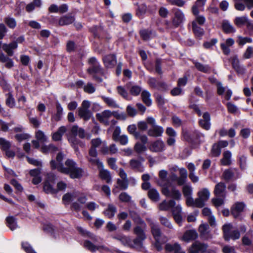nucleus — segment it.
<instances>
[{
	"label": "nucleus",
	"mask_w": 253,
	"mask_h": 253,
	"mask_svg": "<svg viewBox=\"0 0 253 253\" xmlns=\"http://www.w3.org/2000/svg\"><path fill=\"white\" fill-rule=\"evenodd\" d=\"M88 63L89 67L87 69V72L91 76L94 81L101 83L103 81V78H106L104 69L94 57L90 58L88 60Z\"/></svg>",
	"instance_id": "nucleus-1"
},
{
	"label": "nucleus",
	"mask_w": 253,
	"mask_h": 253,
	"mask_svg": "<svg viewBox=\"0 0 253 253\" xmlns=\"http://www.w3.org/2000/svg\"><path fill=\"white\" fill-rule=\"evenodd\" d=\"M66 167L60 165L61 172L69 175L72 179L81 178L84 173L81 168L77 166V163L72 159H68L65 162Z\"/></svg>",
	"instance_id": "nucleus-2"
},
{
	"label": "nucleus",
	"mask_w": 253,
	"mask_h": 253,
	"mask_svg": "<svg viewBox=\"0 0 253 253\" xmlns=\"http://www.w3.org/2000/svg\"><path fill=\"white\" fill-rule=\"evenodd\" d=\"M182 135L185 141L192 146L199 145L201 143V137L202 134L196 130H182Z\"/></svg>",
	"instance_id": "nucleus-3"
},
{
	"label": "nucleus",
	"mask_w": 253,
	"mask_h": 253,
	"mask_svg": "<svg viewBox=\"0 0 253 253\" xmlns=\"http://www.w3.org/2000/svg\"><path fill=\"white\" fill-rule=\"evenodd\" d=\"M56 175L52 172L47 173L45 179L43 183V191L46 194H56L57 190L53 187L56 183Z\"/></svg>",
	"instance_id": "nucleus-4"
},
{
	"label": "nucleus",
	"mask_w": 253,
	"mask_h": 253,
	"mask_svg": "<svg viewBox=\"0 0 253 253\" xmlns=\"http://www.w3.org/2000/svg\"><path fill=\"white\" fill-rule=\"evenodd\" d=\"M232 227L231 223H226L222 226L223 237L226 242H229L231 239L236 240L240 237V232L238 230L231 231Z\"/></svg>",
	"instance_id": "nucleus-5"
},
{
	"label": "nucleus",
	"mask_w": 253,
	"mask_h": 253,
	"mask_svg": "<svg viewBox=\"0 0 253 253\" xmlns=\"http://www.w3.org/2000/svg\"><path fill=\"white\" fill-rule=\"evenodd\" d=\"M78 126L77 125L73 126L71 130V135L68 138V141L71 146L76 152L79 151V146L84 148L85 147V142L77 138L78 135Z\"/></svg>",
	"instance_id": "nucleus-6"
},
{
	"label": "nucleus",
	"mask_w": 253,
	"mask_h": 253,
	"mask_svg": "<svg viewBox=\"0 0 253 253\" xmlns=\"http://www.w3.org/2000/svg\"><path fill=\"white\" fill-rule=\"evenodd\" d=\"M133 232L137 236L133 240L134 244L139 247H142L143 241L146 238L144 231L140 226H136L133 229Z\"/></svg>",
	"instance_id": "nucleus-7"
},
{
	"label": "nucleus",
	"mask_w": 253,
	"mask_h": 253,
	"mask_svg": "<svg viewBox=\"0 0 253 253\" xmlns=\"http://www.w3.org/2000/svg\"><path fill=\"white\" fill-rule=\"evenodd\" d=\"M174 16L172 18V24L174 28L179 27L184 20V15L179 9L174 8L172 9Z\"/></svg>",
	"instance_id": "nucleus-8"
},
{
	"label": "nucleus",
	"mask_w": 253,
	"mask_h": 253,
	"mask_svg": "<svg viewBox=\"0 0 253 253\" xmlns=\"http://www.w3.org/2000/svg\"><path fill=\"white\" fill-rule=\"evenodd\" d=\"M103 62L106 69L113 68L117 64V56L115 54H110L103 57Z\"/></svg>",
	"instance_id": "nucleus-9"
},
{
	"label": "nucleus",
	"mask_w": 253,
	"mask_h": 253,
	"mask_svg": "<svg viewBox=\"0 0 253 253\" xmlns=\"http://www.w3.org/2000/svg\"><path fill=\"white\" fill-rule=\"evenodd\" d=\"M243 202H237L231 208V214L235 218H238L245 208Z\"/></svg>",
	"instance_id": "nucleus-10"
},
{
	"label": "nucleus",
	"mask_w": 253,
	"mask_h": 253,
	"mask_svg": "<svg viewBox=\"0 0 253 253\" xmlns=\"http://www.w3.org/2000/svg\"><path fill=\"white\" fill-rule=\"evenodd\" d=\"M64 158V155L63 154L62 152H59L56 157V160L57 162V163L56 162V161L52 159L50 161V166L51 169L52 170H55L56 169H57V170L61 172L60 170V165H61L62 166H64L62 161Z\"/></svg>",
	"instance_id": "nucleus-11"
},
{
	"label": "nucleus",
	"mask_w": 253,
	"mask_h": 253,
	"mask_svg": "<svg viewBox=\"0 0 253 253\" xmlns=\"http://www.w3.org/2000/svg\"><path fill=\"white\" fill-rule=\"evenodd\" d=\"M165 144L161 139H158L153 142L150 145L149 149L154 152H162L165 150Z\"/></svg>",
	"instance_id": "nucleus-12"
},
{
	"label": "nucleus",
	"mask_w": 253,
	"mask_h": 253,
	"mask_svg": "<svg viewBox=\"0 0 253 253\" xmlns=\"http://www.w3.org/2000/svg\"><path fill=\"white\" fill-rule=\"evenodd\" d=\"M208 246L204 243L193 244L189 253H205Z\"/></svg>",
	"instance_id": "nucleus-13"
},
{
	"label": "nucleus",
	"mask_w": 253,
	"mask_h": 253,
	"mask_svg": "<svg viewBox=\"0 0 253 253\" xmlns=\"http://www.w3.org/2000/svg\"><path fill=\"white\" fill-rule=\"evenodd\" d=\"M235 43L232 38H228L224 42L220 44V47L224 54L228 55L230 53V47L232 46Z\"/></svg>",
	"instance_id": "nucleus-14"
},
{
	"label": "nucleus",
	"mask_w": 253,
	"mask_h": 253,
	"mask_svg": "<svg viewBox=\"0 0 253 253\" xmlns=\"http://www.w3.org/2000/svg\"><path fill=\"white\" fill-rule=\"evenodd\" d=\"M232 65L233 68L237 73L243 75L245 73V68L240 64V61L237 56H234L232 59Z\"/></svg>",
	"instance_id": "nucleus-15"
},
{
	"label": "nucleus",
	"mask_w": 253,
	"mask_h": 253,
	"mask_svg": "<svg viewBox=\"0 0 253 253\" xmlns=\"http://www.w3.org/2000/svg\"><path fill=\"white\" fill-rule=\"evenodd\" d=\"M17 42H13L9 44H3L2 45V48L7 53L8 56H12L14 54L13 50L17 48Z\"/></svg>",
	"instance_id": "nucleus-16"
},
{
	"label": "nucleus",
	"mask_w": 253,
	"mask_h": 253,
	"mask_svg": "<svg viewBox=\"0 0 253 253\" xmlns=\"http://www.w3.org/2000/svg\"><path fill=\"white\" fill-rule=\"evenodd\" d=\"M164 132V129L162 126H154L153 128L149 129L148 130V135L150 136L159 137L162 136Z\"/></svg>",
	"instance_id": "nucleus-17"
},
{
	"label": "nucleus",
	"mask_w": 253,
	"mask_h": 253,
	"mask_svg": "<svg viewBox=\"0 0 253 253\" xmlns=\"http://www.w3.org/2000/svg\"><path fill=\"white\" fill-rule=\"evenodd\" d=\"M198 234L194 230H188L184 233L182 238L184 241L189 242L197 239Z\"/></svg>",
	"instance_id": "nucleus-18"
},
{
	"label": "nucleus",
	"mask_w": 253,
	"mask_h": 253,
	"mask_svg": "<svg viewBox=\"0 0 253 253\" xmlns=\"http://www.w3.org/2000/svg\"><path fill=\"white\" fill-rule=\"evenodd\" d=\"M176 205V203L173 200H170L168 202L166 200L163 201L159 205V209L161 211H167L171 207H173Z\"/></svg>",
	"instance_id": "nucleus-19"
},
{
	"label": "nucleus",
	"mask_w": 253,
	"mask_h": 253,
	"mask_svg": "<svg viewBox=\"0 0 253 253\" xmlns=\"http://www.w3.org/2000/svg\"><path fill=\"white\" fill-rule=\"evenodd\" d=\"M66 131V128L64 126L59 127L58 130L54 132L52 135V139L55 141H58L62 139L63 135Z\"/></svg>",
	"instance_id": "nucleus-20"
},
{
	"label": "nucleus",
	"mask_w": 253,
	"mask_h": 253,
	"mask_svg": "<svg viewBox=\"0 0 253 253\" xmlns=\"http://www.w3.org/2000/svg\"><path fill=\"white\" fill-rule=\"evenodd\" d=\"M0 62L5 63V67L8 69H10L13 66V62L12 60L5 55L3 53H0Z\"/></svg>",
	"instance_id": "nucleus-21"
},
{
	"label": "nucleus",
	"mask_w": 253,
	"mask_h": 253,
	"mask_svg": "<svg viewBox=\"0 0 253 253\" xmlns=\"http://www.w3.org/2000/svg\"><path fill=\"white\" fill-rule=\"evenodd\" d=\"M226 185L224 182H220L215 185L214 194L217 197L223 196L222 194L225 191Z\"/></svg>",
	"instance_id": "nucleus-22"
},
{
	"label": "nucleus",
	"mask_w": 253,
	"mask_h": 253,
	"mask_svg": "<svg viewBox=\"0 0 253 253\" xmlns=\"http://www.w3.org/2000/svg\"><path fill=\"white\" fill-rule=\"evenodd\" d=\"M192 28L194 35L197 37L201 39L204 35L205 31L203 28H201L195 22H192Z\"/></svg>",
	"instance_id": "nucleus-23"
},
{
	"label": "nucleus",
	"mask_w": 253,
	"mask_h": 253,
	"mask_svg": "<svg viewBox=\"0 0 253 253\" xmlns=\"http://www.w3.org/2000/svg\"><path fill=\"white\" fill-rule=\"evenodd\" d=\"M151 232L154 238H160L162 236V232L158 224L154 223L150 224Z\"/></svg>",
	"instance_id": "nucleus-24"
},
{
	"label": "nucleus",
	"mask_w": 253,
	"mask_h": 253,
	"mask_svg": "<svg viewBox=\"0 0 253 253\" xmlns=\"http://www.w3.org/2000/svg\"><path fill=\"white\" fill-rule=\"evenodd\" d=\"M7 226L12 231L17 227V219L13 216H9L6 218Z\"/></svg>",
	"instance_id": "nucleus-25"
},
{
	"label": "nucleus",
	"mask_w": 253,
	"mask_h": 253,
	"mask_svg": "<svg viewBox=\"0 0 253 253\" xmlns=\"http://www.w3.org/2000/svg\"><path fill=\"white\" fill-rule=\"evenodd\" d=\"M75 21V18L72 16H64L61 17L58 21V26H63L69 25L73 23Z\"/></svg>",
	"instance_id": "nucleus-26"
},
{
	"label": "nucleus",
	"mask_w": 253,
	"mask_h": 253,
	"mask_svg": "<svg viewBox=\"0 0 253 253\" xmlns=\"http://www.w3.org/2000/svg\"><path fill=\"white\" fill-rule=\"evenodd\" d=\"M42 5L41 0H33L32 2L28 3L25 7L26 11L29 13L33 11L35 8L40 7Z\"/></svg>",
	"instance_id": "nucleus-27"
},
{
	"label": "nucleus",
	"mask_w": 253,
	"mask_h": 253,
	"mask_svg": "<svg viewBox=\"0 0 253 253\" xmlns=\"http://www.w3.org/2000/svg\"><path fill=\"white\" fill-rule=\"evenodd\" d=\"M193 63L196 68L200 72L204 73H210L211 70V68L209 65H204L202 63L194 61Z\"/></svg>",
	"instance_id": "nucleus-28"
},
{
	"label": "nucleus",
	"mask_w": 253,
	"mask_h": 253,
	"mask_svg": "<svg viewBox=\"0 0 253 253\" xmlns=\"http://www.w3.org/2000/svg\"><path fill=\"white\" fill-rule=\"evenodd\" d=\"M222 28L223 32L226 34L234 33L236 31L234 27L227 20L223 21Z\"/></svg>",
	"instance_id": "nucleus-29"
},
{
	"label": "nucleus",
	"mask_w": 253,
	"mask_h": 253,
	"mask_svg": "<svg viewBox=\"0 0 253 253\" xmlns=\"http://www.w3.org/2000/svg\"><path fill=\"white\" fill-rule=\"evenodd\" d=\"M117 212L116 207L113 204H109L107 208L104 211V214L108 216L109 218H112Z\"/></svg>",
	"instance_id": "nucleus-30"
},
{
	"label": "nucleus",
	"mask_w": 253,
	"mask_h": 253,
	"mask_svg": "<svg viewBox=\"0 0 253 253\" xmlns=\"http://www.w3.org/2000/svg\"><path fill=\"white\" fill-rule=\"evenodd\" d=\"M3 21L5 24L10 29H14L16 27V20L13 17L6 16L4 18Z\"/></svg>",
	"instance_id": "nucleus-31"
},
{
	"label": "nucleus",
	"mask_w": 253,
	"mask_h": 253,
	"mask_svg": "<svg viewBox=\"0 0 253 253\" xmlns=\"http://www.w3.org/2000/svg\"><path fill=\"white\" fill-rule=\"evenodd\" d=\"M99 176L102 180H106V182L109 183L111 182V176L110 172L105 169L99 170Z\"/></svg>",
	"instance_id": "nucleus-32"
},
{
	"label": "nucleus",
	"mask_w": 253,
	"mask_h": 253,
	"mask_svg": "<svg viewBox=\"0 0 253 253\" xmlns=\"http://www.w3.org/2000/svg\"><path fill=\"white\" fill-rule=\"evenodd\" d=\"M78 115L81 118H83L84 120L87 121L90 118L91 113L88 109L79 108Z\"/></svg>",
	"instance_id": "nucleus-33"
},
{
	"label": "nucleus",
	"mask_w": 253,
	"mask_h": 253,
	"mask_svg": "<svg viewBox=\"0 0 253 253\" xmlns=\"http://www.w3.org/2000/svg\"><path fill=\"white\" fill-rule=\"evenodd\" d=\"M209 227L208 224H202L200 225L199 227V232L200 235L202 238H206L209 235V232L208 231Z\"/></svg>",
	"instance_id": "nucleus-34"
},
{
	"label": "nucleus",
	"mask_w": 253,
	"mask_h": 253,
	"mask_svg": "<svg viewBox=\"0 0 253 253\" xmlns=\"http://www.w3.org/2000/svg\"><path fill=\"white\" fill-rule=\"evenodd\" d=\"M223 158L221 160V163L223 166H228L231 164V153L227 150L223 154Z\"/></svg>",
	"instance_id": "nucleus-35"
},
{
	"label": "nucleus",
	"mask_w": 253,
	"mask_h": 253,
	"mask_svg": "<svg viewBox=\"0 0 253 253\" xmlns=\"http://www.w3.org/2000/svg\"><path fill=\"white\" fill-rule=\"evenodd\" d=\"M148 197L153 201L157 202L160 199V195L158 191L154 188L150 189L148 192Z\"/></svg>",
	"instance_id": "nucleus-36"
},
{
	"label": "nucleus",
	"mask_w": 253,
	"mask_h": 253,
	"mask_svg": "<svg viewBox=\"0 0 253 253\" xmlns=\"http://www.w3.org/2000/svg\"><path fill=\"white\" fill-rule=\"evenodd\" d=\"M152 31L148 29H143L139 31L140 36L144 41L149 40L152 37Z\"/></svg>",
	"instance_id": "nucleus-37"
},
{
	"label": "nucleus",
	"mask_w": 253,
	"mask_h": 253,
	"mask_svg": "<svg viewBox=\"0 0 253 253\" xmlns=\"http://www.w3.org/2000/svg\"><path fill=\"white\" fill-rule=\"evenodd\" d=\"M198 196L206 202L210 198V192L207 188H203L197 193Z\"/></svg>",
	"instance_id": "nucleus-38"
},
{
	"label": "nucleus",
	"mask_w": 253,
	"mask_h": 253,
	"mask_svg": "<svg viewBox=\"0 0 253 253\" xmlns=\"http://www.w3.org/2000/svg\"><path fill=\"white\" fill-rule=\"evenodd\" d=\"M84 248L92 252H94L97 250H98L101 247V246H97L94 245L90 241L87 240L84 241Z\"/></svg>",
	"instance_id": "nucleus-39"
},
{
	"label": "nucleus",
	"mask_w": 253,
	"mask_h": 253,
	"mask_svg": "<svg viewBox=\"0 0 253 253\" xmlns=\"http://www.w3.org/2000/svg\"><path fill=\"white\" fill-rule=\"evenodd\" d=\"M217 93L219 95L225 94V95H231L232 91L227 87L223 86L221 83H219L217 84Z\"/></svg>",
	"instance_id": "nucleus-40"
},
{
	"label": "nucleus",
	"mask_w": 253,
	"mask_h": 253,
	"mask_svg": "<svg viewBox=\"0 0 253 253\" xmlns=\"http://www.w3.org/2000/svg\"><path fill=\"white\" fill-rule=\"evenodd\" d=\"M10 142L2 137H0V149L3 152L9 149L11 147Z\"/></svg>",
	"instance_id": "nucleus-41"
},
{
	"label": "nucleus",
	"mask_w": 253,
	"mask_h": 253,
	"mask_svg": "<svg viewBox=\"0 0 253 253\" xmlns=\"http://www.w3.org/2000/svg\"><path fill=\"white\" fill-rule=\"evenodd\" d=\"M248 20L246 16L237 17L234 19V22L236 26L240 27L243 25H246Z\"/></svg>",
	"instance_id": "nucleus-42"
},
{
	"label": "nucleus",
	"mask_w": 253,
	"mask_h": 253,
	"mask_svg": "<svg viewBox=\"0 0 253 253\" xmlns=\"http://www.w3.org/2000/svg\"><path fill=\"white\" fill-rule=\"evenodd\" d=\"M221 149L217 143H214L211 148V153L213 157H218L221 154Z\"/></svg>",
	"instance_id": "nucleus-43"
},
{
	"label": "nucleus",
	"mask_w": 253,
	"mask_h": 253,
	"mask_svg": "<svg viewBox=\"0 0 253 253\" xmlns=\"http://www.w3.org/2000/svg\"><path fill=\"white\" fill-rule=\"evenodd\" d=\"M147 150L145 145L140 143V142H136L134 146V151L138 154H141Z\"/></svg>",
	"instance_id": "nucleus-44"
},
{
	"label": "nucleus",
	"mask_w": 253,
	"mask_h": 253,
	"mask_svg": "<svg viewBox=\"0 0 253 253\" xmlns=\"http://www.w3.org/2000/svg\"><path fill=\"white\" fill-rule=\"evenodd\" d=\"M192 188L190 185H185L182 187V193L185 198L192 196Z\"/></svg>",
	"instance_id": "nucleus-45"
},
{
	"label": "nucleus",
	"mask_w": 253,
	"mask_h": 253,
	"mask_svg": "<svg viewBox=\"0 0 253 253\" xmlns=\"http://www.w3.org/2000/svg\"><path fill=\"white\" fill-rule=\"evenodd\" d=\"M252 42V39L249 37H243L241 36L238 37V40L237 42L240 46H243L246 43H251Z\"/></svg>",
	"instance_id": "nucleus-46"
},
{
	"label": "nucleus",
	"mask_w": 253,
	"mask_h": 253,
	"mask_svg": "<svg viewBox=\"0 0 253 253\" xmlns=\"http://www.w3.org/2000/svg\"><path fill=\"white\" fill-rule=\"evenodd\" d=\"M21 247L26 253H37L30 244L27 242H22L21 243Z\"/></svg>",
	"instance_id": "nucleus-47"
},
{
	"label": "nucleus",
	"mask_w": 253,
	"mask_h": 253,
	"mask_svg": "<svg viewBox=\"0 0 253 253\" xmlns=\"http://www.w3.org/2000/svg\"><path fill=\"white\" fill-rule=\"evenodd\" d=\"M169 197H171L173 200H179L181 197V194L178 190L175 188H173L171 190V193Z\"/></svg>",
	"instance_id": "nucleus-48"
},
{
	"label": "nucleus",
	"mask_w": 253,
	"mask_h": 253,
	"mask_svg": "<svg viewBox=\"0 0 253 253\" xmlns=\"http://www.w3.org/2000/svg\"><path fill=\"white\" fill-rule=\"evenodd\" d=\"M131 197L126 192H122L119 196V199L122 202L128 203L130 201Z\"/></svg>",
	"instance_id": "nucleus-49"
},
{
	"label": "nucleus",
	"mask_w": 253,
	"mask_h": 253,
	"mask_svg": "<svg viewBox=\"0 0 253 253\" xmlns=\"http://www.w3.org/2000/svg\"><path fill=\"white\" fill-rule=\"evenodd\" d=\"M62 111H63V109H62V107L59 103H58L56 105V113L53 117L55 121H59L60 120L61 118V115L62 114Z\"/></svg>",
	"instance_id": "nucleus-50"
},
{
	"label": "nucleus",
	"mask_w": 253,
	"mask_h": 253,
	"mask_svg": "<svg viewBox=\"0 0 253 253\" xmlns=\"http://www.w3.org/2000/svg\"><path fill=\"white\" fill-rule=\"evenodd\" d=\"M130 216L133 220L139 224H144V221L140 217V216L135 212H131L130 213Z\"/></svg>",
	"instance_id": "nucleus-51"
},
{
	"label": "nucleus",
	"mask_w": 253,
	"mask_h": 253,
	"mask_svg": "<svg viewBox=\"0 0 253 253\" xmlns=\"http://www.w3.org/2000/svg\"><path fill=\"white\" fill-rule=\"evenodd\" d=\"M129 165L131 169H138L140 168L141 163L139 160L133 159L130 160Z\"/></svg>",
	"instance_id": "nucleus-52"
},
{
	"label": "nucleus",
	"mask_w": 253,
	"mask_h": 253,
	"mask_svg": "<svg viewBox=\"0 0 253 253\" xmlns=\"http://www.w3.org/2000/svg\"><path fill=\"white\" fill-rule=\"evenodd\" d=\"M171 123L172 125L176 127H179L182 125V120L176 115L172 116Z\"/></svg>",
	"instance_id": "nucleus-53"
},
{
	"label": "nucleus",
	"mask_w": 253,
	"mask_h": 253,
	"mask_svg": "<svg viewBox=\"0 0 253 253\" xmlns=\"http://www.w3.org/2000/svg\"><path fill=\"white\" fill-rule=\"evenodd\" d=\"M84 90L86 93L91 94L95 91V88L92 83H88L84 86Z\"/></svg>",
	"instance_id": "nucleus-54"
},
{
	"label": "nucleus",
	"mask_w": 253,
	"mask_h": 253,
	"mask_svg": "<svg viewBox=\"0 0 253 253\" xmlns=\"http://www.w3.org/2000/svg\"><path fill=\"white\" fill-rule=\"evenodd\" d=\"M43 230L50 234H53L54 232V226L50 223L44 224L43 225Z\"/></svg>",
	"instance_id": "nucleus-55"
},
{
	"label": "nucleus",
	"mask_w": 253,
	"mask_h": 253,
	"mask_svg": "<svg viewBox=\"0 0 253 253\" xmlns=\"http://www.w3.org/2000/svg\"><path fill=\"white\" fill-rule=\"evenodd\" d=\"M112 112L109 110H105L102 112V115H100L99 114H97L96 115V117L97 119L100 121L102 122L103 120V118H109L112 115Z\"/></svg>",
	"instance_id": "nucleus-56"
},
{
	"label": "nucleus",
	"mask_w": 253,
	"mask_h": 253,
	"mask_svg": "<svg viewBox=\"0 0 253 253\" xmlns=\"http://www.w3.org/2000/svg\"><path fill=\"white\" fill-rule=\"evenodd\" d=\"M234 176V173L230 169L225 170L223 173V177L226 181L231 179Z\"/></svg>",
	"instance_id": "nucleus-57"
},
{
	"label": "nucleus",
	"mask_w": 253,
	"mask_h": 253,
	"mask_svg": "<svg viewBox=\"0 0 253 253\" xmlns=\"http://www.w3.org/2000/svg\"><path fill=\"white\" fill-rule=\"evenodd\" d=\"M147 9V6L145 4H141L139 5L136 11V14L138 16H141L144 14Z\"/></svg>",
	"instance_id": "nucleus-58"
},
{
	"label": "nucleus",
	"mask_w": 253,
	"mask_h": 253,
	"mask_svg": "<svg viewBox=\"0 0 253 253\" xmlns=\"http://www.w3.org/2000/svg\"><path fill=\"white\" fill-rule=\"evenodd\" d=\"M10 184L12 185L16 190L19 192H22L23 188L21 184L15 179H12L10 180Z\"/></svg>",
	"instance_id": "nucleus-59"
},
{
	"label": "nucleus",
	"mask_w": 253,
	"mask_h": 253,
	"mask_svg": "<svg viewBox=\"0 0 253 253\" xmlns=\"http://www.w3.org/2000/svg\"><path fill=\"white\" fill-rule=\"evenodd\" d=\"M195 22L196 24L200 25H204L206 22V18L203 15H197L195 19L192 22Z\"/></svg>",
	"instance_id": "nucleus-60"
},
{
	"label": "nucleus",
	"mask_w": 253,
	"mask_h": 253,
	"mask_svg": "<svg viewBox=\"0 0 253 253\" xmlns=\"http://www.w3.org/2000/svg\"><path fill=\"white\" fill-rule=\"evenodd\" d=\"M228 112L231 114H235L237 110V107L231 102H228L226 104Z\"/></svg>",
	"instance_id": "nucleus-61"
},
{
	"label": "nucleus",
	"mask_w": 253,
	"mask_h": 253,
	"mask_svg": "<svg viewBox=\"0 0 253 253\" xmlns=\"http://www.w3.org/2000/svg\"><path fill=\"white\" fill-rule=\"evenodd\" d=\"M117 182L120 189L122 190H126L128 187V181L127 179L121 180L118 179Z\"/></svg>",
	"instance_id": "nucleus-62"
},
{
	"label": "nucleus",
	"mask_w": 253,
	"mask_h": 253,
	"mask_svg": "<svg viewBox=\"0 0 253 253\" xmlns=\"http://www.w3.org/2000/svg\"><path fill=\"white\" fill-rule=\"evenodd\" d=\"M247 157L242 155L239 158V163L240 165V168L242 170H244L246 169L247 167Z\"/></svg>",
	"instance_id": "nucleus-63"
},
{
	"label": "nucleus",
	"mask_w": 253,
	"mask_h": 253,
	"mask_svg": "<svg viewBox=\"0 0 253 253\" xmlns=\"http://www.w3.org/2000/svg\"><path fill=\"white\" fill-rule=\"evenodd\" d=\"M251 134V129L249 128H242L240 131V135L244 138H248Z\"/></svg>",
	"instance_id": "nucleus-64"
}]
</instances>
